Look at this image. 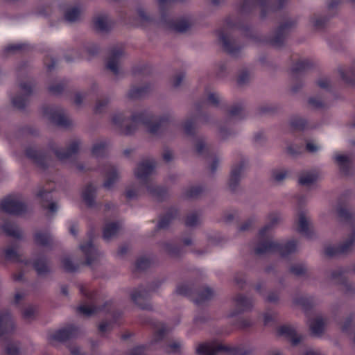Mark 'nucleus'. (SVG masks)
Instances as JSON below:
<instances>
[{"label":"nucleus","mask_w":355,"mask_h":355,"mask_svg":"<svg viewBox=\"0 0 355 355\" xmlns=\"http://www.w3.org/2000/svg\"><path fill=\"white\" fill-rule=\"evenodd\" d=\"M112 122L121 129L126 135L133 134L138 124L144 125L148 129V132L153 135L163 132L173 125L169 114H164L157 119L155 116L149 111L134 113L130 118L123 112L115 114L112 118Z\"/></svg>","instance_id":"f257e3e1"},{"label":"nucleus","mask_w":355,"mask_h":355,"mask_svg":"<svg viewBox=\"0 0 355 355\" xmlns=\"http://www.w3.org/2000/svg\"><path fill=\"white\" fill-rule=\"evenodd\" d=\"M270 223L262 227L258 233L260 240L258 245L254 248L256 254H263L268 252L278 253L282 257H285L294 252L297 248V241L295 240L288 241L285 243L271 241L268 239V232L276 225L279 220L277 214H271L269 215Z\"/></svg>","instance_id":"f03ea898"},{"label":"nucleus","mask_w":355,"mask_h":355,"mask_svg":"<svg viewBox=\"0 0 355 355\" xmlns=\"http://www.w3.org/2000/svg\"><path fill=\"white\" fill-rule=\"evenodd\" d=\"M80 294L87 299L91 305L81 304L77 307V312L85 316H91L98 312H105L110 314L112 317L114 323H118L121 316V313L118 311L114 310L113 302L110 300L107 301L102 306H97L96 298L98 296V291L96 290L89 291L85 286H80Z\"/></svg>","instance_id":"7ed1b4c3"},{"label":"nucleus","mask_w":355,"mask_h":355,"mask_svg":"<svg viewBox=\"0 0 355 355\" xmlns=\"http://www.w3.org/2000/svg\"><path fill=\"white\" fill-rule=\"evenodd\" d=\"M287 0H276L273 3L270 0H243L239 4L241 14L251 13L257 7L261 9V18L264 19L270 12H275L284 8Z\"/></svg>","instance_id":"20e7f679"},{"label":"nucleus","mask_w":355,"mask_h":355,"mask_svg":"<svg viewBox=\"0 0 355 355\" xmlns=\"http://www.w3.org/2000/svg\"><path fill=\"white\" fill-rule=\"evenodd\" d=\"M225 352L229 355H250L252 351L245 349L242 346L230 347L214 343H204L198 345L196 353L198 355H218L219 353Z\"/></svg>","instance_id":"39448f33"},{"label":"nucleus","mask_w":355,"mask_h":355,"mask_svg":"<svg viewBox=\"0 0 355 355\" xmlns=\"http://www.w3.org/2000/svg\"><path fill=\"white\" fill-rule=\"evenodd\" d=\"M176 293L189 297L196 304L200 305L214 296V291L209 287L202 288L196 291L193 285L182 284L177 286Z\"/></svg>","instance_id":"423d86ee"},{"label":"nucleus","mask_w":355,"mask_h":355,"mask_svg":"<svg viewBox=\"0 0 355 355\" xmlns=\"http://www.w3.org/2000/svg\"><path fill=\"white\" fill-rule=\"evenodd\" d=\"M158 286L156 283L149 284L146 288H144L143 286H139L131 293L132 301L141 309H152V305L149 302L150 293L155 291L158 288Z\"/></svg>","instance_id":"0eeeda50"},{"label":"nucleus","mask_w":355,"mask_h":355,"mask_svg":"<svg viewBox=\"0 0 355 355\" xmlns=\"http://www.w3.org/2000/svg\"><path fill=\"white\" fill-rule=\"evenodd\" d=\"M43 114L51 123L57 126L67 128L71 125L70 120L66 116L63 109L54 105H45L42 107Z\"/></svg>","instance_id":"6e6552de"},{"label":"nucleus","mask_w":355,"mask_h":355,"mask_svg":"<svg viewBox=\"0 0 355 355\" xmlns=\"http://www.w3.org/2000/svg\"><path fill=\"white\" fill-rule=\"evenodd\" d=\"M0 210L9 214L19 216L27 211V206L13 196H8L0 202Z\"/></svg>","instance_id":"1a4fd4ad"},{"label":"nucleus","mask_w":355,"mask_h":355,"mask_svg":"<svg viewBox=\"0 0 355 355\" xmlns=\"http://www.w3.org/2000/svg\"><path fill=\"white\" fill-rule=\"evenodd\" d=\"M295 24V21L290 19L280 24L275 31V35L268 39V44L277 48L283 46L289 31Z\"/></svg>","instance_id":"9d476101"},{"label":"nucleus","mask_w":355,"mask_h":355,"mask_svg":"<svg viewBox=\"0 0 355 355\" xmlns=\"http://www.w3.org/2000/svg\"><path fill=\"white\" fill-rule=\"evenodd\" d=\"M25 154L40 168L46 169L48 168L51 159L46 151L29 147L26 149Z\"/></svg>","instance_id":"9b49d317"},{"label":"nucleus","mask_w":355,"mask_h":355,"mask_svg":"<svg viewBox=\"0 0 355 355\" xmlns=\"http://www.w3.org/2000/svg\"><path fill=\"white\" fill-rule=\"evenodd\" d=\"M355 243V230H354L349 238L338 245H328L324 249L326 256L331 257L338 254H342L349 252Z\"/></svg>","instance_id":"f8f14e48"},{"label":"nucleus","mask_w":355,"mask_h":355,"mask_svg":"<svg viewBox=\"0 0 355 355\" xmlns=\"http://www.w3.org/2000/svg\"><path fill=\"white\" fill-rule=\"evenodd\" d=\"M19 87L23 90L24 94H19L12 98L11 102L15 108L23 110L25 108L28 98L33 93V83L31 81L23 82L19 84Z\"/></svg>","instance_id":"ddd939ff"},{"label":"nucleus","mask_w":355,"mask_h":355,"mask_svg":"<svg viewBox=\"0 0 355 355\" xmlns=\"http://www.w3.org/2000/svg\"><path fill=\"white\" fill-rule=\"evenodd\" d=\"M219 42L221 43L223 50L231 55H236L239 53L242 46L238 44L234 40H232L223 29L216 31Z\"/></svg>","instance_id":"4468645a"},{"label":"nucleus","mask_w":355,"mask_h":355,"mask_svg":"<svg viewBox=\"0 0 355 355\" xmlns=\"http://www.w3.org/2000/svg\"><path fill=\"white\" fill-rule=\"evenodd\" d=\"M78 333L79 329L76 326L73 324H69L64 328L58 329L53 334H50L49 336V340H55L59 342L67 341L71 338H76L78 335Z\"/></svg>","instance_id":"2eb2a0df"},{"label":"nucleus","mask_w":355,"mask_h":355,"mask_svg":"<svg viewBox=\"0 0 355 355\" xmlns=\"http://www.w3.org/2000/svg\"><path fill=\"white\" fill-rule=\"evenodd\" d=\"M224 25L228 29H238L243 33L245 37L257 40V38L251 27L241 21L240 19H234L229 16L225 19Z\"/></svg>","instance_id":"dca6fc26"},{"label":"nucleus","mask_w":355,"mask_h":355,"mask_svg":"<svg viewBox=\"0 0 355 355\" xmlns=\"http://www.w3.org/2000/svg\"><path fill=\"white\" fill-rule=\"evenodd\" d=\"M246 165L247 160L242 157H241L239 162L232 166L228 183L229 187L232 191H234L237 188L240 182L241 175Z\"/></svg>","instance_id":"f3484780"},{"label":"nucleus","mask_w":355,"mask_h":355,"mask_svg":"<svg viewBox=\"0 0 355 355\" xmlns=\"http://www.w3.org/2000/svg\"><path fill=\"white\" fill-rule=\"evenodd\" d=\"M15 322L9 311L0 313V338L10 336L15 330Z\"/></svg>","instance_id":"a211bd4d"},{"label":"nucleus","mask_w":355,"mask_h":355,"mask_svg":"<svg viewBox=\"0 0 355 355\" xmlns=\"http://www.w3.org/2000/svg\"><path fill=\"white\" fill-rule=\"evenodd\" d=\"M155 167L154 160H145L140 162L135 171L137 178L143 181H147L149 175L153 173Z\"/></svg>","instance_id":"6ab92c4d"},{"label":"nucleus","mask_w":355,"mask_h":355,"mask_svg":"<svg viewBox=\"0 0 355 355\" xmlns=\"http://www.w3.org/2000/svg\"><path fill=\"white\" fill-rule=\"evenodd\" d=\"M234 301L236 303V310L230 313V317H234L244 311H250L253 306L252 300L243 294L236 295L234 298Z\"/></svg>","instance_id":"aec40b11"},{"label":"nucleus","mask_w":355,"mask_h":355,"mask_svg":"<svg viewBox=\"0 0 355 355\" xmlns=\"http://www.w3.org/2000/svg\"><path fill=\"white\" fill-rule=\"evenodd\" d=\"M88 234L89 237L92 239V233L89 232ZM80 248L85 256V264L91 266L97 257V250L94 247L92 240L90 239L85 243L80 245Z\"/></svg>","instance_id":"412c9836"},{"label":"nucleus","mask_w":355,"mask_h":355,"mask_svg":"<svg viewBox=\"0 0 355 355\" xmlns=\"http://www.w3.org/2000/svg\"><path fill=\"white\" fill-rule=\"evenodd\" d=\"M53 189L47 191L42 189L39 191L37 196L42 200V207L44 209H47L51 213H55L58 210V207L55 202H51L53 200L52 191Z\"/></svg>","instance_id":"4be33fe9"},{"label":"nucleus","mask_w":355,"mask_h":355,"mask_svg":"<svg viewBox=\"0 0 355 355\" xmlns=\"http://www.w3.org/2000/svg\"><path fill=\"white\" fill-rule=\"evenodd\" d=\"M79 146L80 143L78 141H75L67 148H53L52 150L59 160L64 161L76 154L78 152Z\"/></svg>","instance_id":"5701e85b"},{"label":"nucleus","mask_w":355,"mask_h":355,"mask_svg":"<svg viewBox=\"0 0 355 355\" xmlns=\"http://www.w3.org/2000/svg\"><path fill=\"white\" fill-rule=\"evenodd\" d=\"M123 50L119 48H114L111 50L110 56L106 64L107 69L112 71L115 75L119 73V60L123 55Z\"/></svg>","instance_id":"b1692460"},{"label":"nucleus","mask_w":355,"mask_h":355,"mask_svg":"<svg viewBox=\"0 0 355 355\" xmlns=\"http://www.w3.org/2000/svg\"><path fill=\"white\" fill-rule=\"evenodd\" d=\"M278 336H284L288 339L293 345H298L301 341V338L297 336L295 330L290 326L282 325L277 329Z\"/></svg>","instance_id":"393cba45"},{"label":"nucleus","mask_w":355,"mask_h":355,"mask_svg":"<svg viewBox=\"0 0 355 355\" xmlns=\"http://www.w3.org/2000/svg\"><path fill=\"white\" fill-rule=\"evenodd\" d=\"M179 216V211L174 207L170 208L167 212L162 216L156 226L157 230L165 229L169 226L171 223Z\"/></svg>","instance_id":"a878e982"},{"label":"nucleus","mask_w":355,"mask_h":355,"mask_svg":"<svg viewBox=\"0 0 355 355\" xmlns=\"http://www.w3.org/2000/svg\"><path fill=\"white\" fill-rule=\"evenodd\" d=\"M93 24L94 28L100 32H108L113 26L112 21L108 20L107 16L105 15H101L94 17Z\"/></svg>","instance_id":"bb28decb"},{"label":"nucleus","mask_w":355,"mask_h":355,"mask_svg":"<svg viewBox=\"0 0 355 355\" xmlns=\"http://www.w3.org/2000/svg\"><path fill=\"white\" fill-rule=\"evenodd\" d=\"M96 193V189L92 183H89L85 187L82 192V198L88 207H92L94 206Z\"/></svg>","instance_id":"cd10ccee"},{"label":"nucleus","mask_w":355,"mask_h":355,"mask_svg":"<svg viewBox=\"0 0 355 355\" xmlns=\"http://www.w3.org/2000/svg\"><path fill=\"white\" fill-rule=\"evenodd\" d=\"M34 241L37 245L50 247L53 243V238L49 232H37L34 235Z\"/></svg>","instance_id":"c85d7f7f"},{"label":"nucleus","mask_w":355,"mask_h":355,"mask_svg":"<svg viewBox=\"0 0 355 355\" xmlns=\"http://www.w3.org/2000/svg\"><path fill=\"white\" fill-rule=\"evenodd\" d=\"M297 230L300 234L309 239L312 237L313 233L309 228V223L304 212L299 214Z\"/></svg>","instance_id":"c756f323"},{"label":"nucleus","mask_w":355,"mask_h":355,"mask_svg":"<svg viewBox=\"0 0 355 355\" xmlns=\"http://www.w3.org/2000/svg\"><path fill=\"white\" fill-rule=\"evenodd\" d=\"M313 67V62L309 59L299 60L296 62L292 69V74L297 77L298 74L305 73Z\"/></svg>","instance_id":"7c9ffc66"},{"label":"nucleus","mask_w":355,"mask_h":355,"mask_svg":"<svg viewBox=\"0 0 355 355\" xmlns=\"http://www.w3.org/2000/svg\"><path fill=\"white\" fill-rule=\"evenodd\" d=\"M341 79L347 85L355 86V62L346 70L340 68L338 69Z\"/></svg>","instance_id":"2f4dec72"},{"label":"nucleus","mask_w":355,"mask_h":355,"mask_svg":"<svg viewBox=\"0 0 355 355\" xmlns=\"http://www.w3.org/2000/svg\"><path fill=\"white\" fill-rule=\"evenodd\" d=\"M1 229L8 236H12L16 239L21 238V235L19 230L17 228V225L11 221H4V223L1 225Z\"/></svg>","instance_id":"473e14b6"},{"label":"nucleus","mask_w":355,"mask_h":355,"mask_svg":"<svg viewBox=\"0 0 355 355\" xmlns=\"http://www.w3.org/2000/svg\"><path fill=\"white\" fill-rule=\"evenodd\" d=\"M147 190L153 197L160 202L164 201L168 196V191L164 187L149 185L147 187Z\"/></svg>","instance_id":"72a5a7b5"},{"label":"nucleus","mask_w":355,"mask_h":355,"mask_svg":"<svg viewBox=\"0 0 355 355\" xmlns=\"http://www.w3.org/2000/svg\"><path fill=\"white\" fill-rule=\"evenodd\" d=\"M309 329L313 336H320L324 330V322L322 318H317L309 321Z\"/></svg>","instance_id":"f704fd0d"},{"label":"nucleus","mask_w":355,"mask_h":355,"mask_svg":"<svg viewBox=\"0 0 355 355\" xmlns=\"http://www.w3.org/2000/svg\"><path fill=\"white\" fill-rule=\"evenodd\" d=\"M150 89V85H146L142 87H133L130 89L128 96L132 99L141 98L146 96Z\"/></svg>","instance_id":"c9c22d12"},{"label":"nucleus","mask_w":355,"mask_h":355,"mask_svg":"<svg viewBox=\"0 0 355 355\" xmlns=\"http://www.w3.org/2000/svg\"><path fill=\"white\" fill-rule=\"evenodd\" d=\"M335 161L339 166L340 172L347 175L350 171V159L344 155H336L334 157Z\"/></svg>","instance_id":"e433bc0d"},{"label":"nucleus","mask_w":355,"mask_h":355,"mask_svg":"<svg viewBox=\"0 0 355 355\" xmlns=\"http://www.w3.org/2000/svg\"><path fill=\"white\" fill-rule=\"evenodd\" d=\"M4 253H5V258L7 260L13 261L17 263H24L26 266H28L31 263L30 259H21V256L18 254L17 250L12 248H8L6 249L4 251Z\"/></svg>","instance_id":"4c0bfd02"},{"label":"nucleus","mask_w":355,"mask_h":355,"mask_svg":"<svg viewBox=\"0 0 355 355\" xmlns=\"http://www.w3.org/2000/svg\"><path fill=\"white\" fill-rule=\"evenodd\" d=\"M120 227L117 222L107 223L103 230V239L106 241L110 240L111 238L116 235Z\"/></svg>","instance_id":"58836bf2"},{"label":"nucleus","mask_w":355,"mask_h":355,"mask_svg":"<svg viewBox=\"0 0 355 355\" xmlns=\"http://www.w3.org/2000/svg\"><path fill=\"white\" fill-rule=\"evenodd\" d=\"M33 266L38 275H46L50 272V268L45 257L36 259L33 262Z\"/></svg>","instance_id":"ea45409f"},{"label":"nucleus","mask_w":355,"mask_h":355,"mask_svg":"<svg viewBox=\"0 0 355 355\" xmlns=\"http://www.w3.org/2000/svg\"><path fill=\"white\" fill-rule=\"evenodd\" d=\"M107 179L103 183V187L110 189L118 179L117 169L114 166H110L106 171Z\"/></svg>","instance_id":"a19ab883"},{"label":"nucleus","mask_w":355,"mask_h":355,"mask_svg":"<svg viewBox=\"0 0 355 355\" xmlns=\"http://www.w3.org/2000/svg\"><path fill=\"white\" fill-rule=\"evenodd\" d=\"M294 303L300 306L306 313L313 307V298L311 297L300 296L294 300Z\"/></svg>","instance_id":"79ce46f5"},{"label":"nucleus","mask_w":355,"mask_h":355,"mask_svg":"<svg viewBox=\"0 0 355 355\" xmlns=\"http://www.w3.org/2000/svg\"><path fill=\"white\" fill-rule=\"evenodd\" d=\"M31 46L26 43L9 44L3 49V53L8 55L15 52H25L29 51Z\"/></svg>","instance_id":"37998d69"},{"label":"nucleus","mask_w":355,"mask_h":355,"mask_svg":"<svg viewBox=\"0 0 355 355\" xmlns=\"http://www.w3.org/2000/svg\"><path fill=\"white\" fill-rule=\"evenodd\" d=\"M290 125L295 130H303L306 128H313V126L309 124L306 120L297 116L291 119Z\"/></svg>","instance_id":"c03bdc74"},{"label":"nucleus","mask_w":355,"mask_h":355,"mask_svg":"<svg viewBox=\"0 0 355 355\" xmlns=\"http://www.w3.org/2000/svg\"><path fill=\"white\" fill-rule=\"evenodd\" d=\"M164 250L171 257H178L182 254L183 249L181 246L171 243L164 244Z\"/></svg>","instance_id":"a18cd8bd"},{"label":"nucleus","mask_w":355,"mask_h":355,"mask_svg":"<svg viewBox=\"0 0 355 355\" xmlns=\"http://www.w3.org/2000/svg\"><path fill=\"white\" fill-rule=\"evenodd\" d=\"M168 329L164 324H160L159 329L155 331L151 345L157 344L162 341L166 335Z\"/></svg>","instance_id":"49530a36"},{"label":"nucleus","mask_w":355,"mask_h":355,"mask_svg":"<svg viewBox=\"0 0 355 355\" xmlns=\"http://www.w3.org/2000/svg\"><path fill=\"white\" fill-rule=\"evenodd\" d=\"M318 179V174L315 173H306L299 178V184L301 185H310L314 183Z\"/></svg>","instance_id":"de8ad7c7"},{"label":"nucleus","mask_w":355,"mask_h":355,"mask_svg":"<svg viewBox=\"0 0 355 355\" xmlns=\"http://www.w3.org/2000/svg\"><path fill=\"white\" fill-rule=\"evenodd\" d=\"M80 15V12L78 8H69L64 13V19L69 22H73L78 19Z\"/></svg>","instance_id":"09e8293b"},{"label":"nucleus","mask_w":355,"mask_h":355,"mask_svg":"<svg viewBox=\"0 0 355 355\" xmlns=\"http://www.w3.org/2000/svg\"><path fill=\"white\" fill-rule=\"evenodd\" d=\"M106 143L100 142L94 144L92 149V154L96 157H103L105 154Z\"/></svg>","instance_id":"8fccbe9b"},{"label":"nucleus","mask_w":355,"mask_h":355,"mask_svg":"<svg viewBox=\"0 0 355 355\" xmlns=\"http://www.w3.org/2000/svg\"><path fill=\"white\" fill-rule=\"evenodd\" d=\"M338 216L346 222L352 223L354 221V214L344 207H339L337 210Z\"/></svg>","instance_id":"3c124183"},{"label":"nucleus","mask_w":355,"mask_h":355,"mask_svg":"<svg viewBox=\"0 0 355 355\" xmlns=\"http://www.w3.org/2000/svg\"><path fill=\"white\" fill-rule=\"evenodd\" d=\"M203 192V188L201 186H193L187 189L185 192V196L189 198H198Z\"/></svg>","instance_id":"603ef678"},{"label":"nucleus","mask_w":355,"mask_h":355,"mask_svg":"<svg viewBox=\"0 0 355 355\" xmlns=\"http://www.w3.org/2000/svg\"><path fill=\"white\" fill-rule=\"evenodd\" d=\"M151 264L150 260L146 257L139 258L135 263V269L137 270H145L150 268Z\"/></svg>","instance_id":"864d4df0"},{"label":"nucleus","mask_w":355,"mask_h":355,"mask_svg":"<svg viewBox=\"0 0 355 355\" xmlns=\"http://www.w3.org/2000/svg\"><path fill=\"white\" fill-rule=\"evenodd\" d=\"M184 133L189 136L195 135V120L194 119H187L183 124Z\"/></svg>","instance_id":"5fc2aeb1"},{"label":"nucleus","mask_w":355,"mask_h":355,"mask_svg":"<svg viewBox=\"0 0 355 355\" xmlns=\"http://www.w3.org/2000/svg\"><path fill=\"white\" fill-rule=\"evenodd\" d=\"M150 67L148 64H141L135 66L132 69V73L134 76L142 75L146 76L150 73Z\"/></svg>","instance_id":"6e6d98bb"},{"label":"nucleus","mask_w":355,"mask_h":355,"mask_svg":"<svg viewBox=\"0 0 355 355\" xmlns=\"http://www.w3.org/2000/svg\"><path fill=\"white\" fill-rule=\"evenodd\" d=\"M62 268L66 272H73L78 270V266L75 265L72 261L68 258L65 257L62 259Z\"/></svg>","instance_id":"4d7b16f0"},{"label":"nucleus","mask_w":355,"mask_h":355,"mask_svg":"<svg viewBox=\"0 0 355 355\" xmlns=\"http://www.w3.org/2000/svg\"><path fill=\"white\" fill-rule=\"evenodd\" d=\"M231 116L243 117V109L241 104L234 105L228 111Z\"/></svg>","instance_id":"13d9d810"},{"label":"nucleus","mask_w":355,"mask_h":355,"mask_svg":"<svg viewBox=\"0 0 355 355\" xmlns=\"http://www.w3.org/2000/svg\"><path fill=\"white\" fill-rule=\"evenodd\" d=\"M354 319V314H350L342 325L341 329L343 332L349 334L352 328L353 327L352 322Z\"/></svg>","instance_id":"bf43d9fd"},{"label":"nucleus","mask_w":355,"mask_h":355,"mask_svg":"<svg viewBox=\"0 0 355 355\" xmlns=\"http://www.w3.org/2000/svg\"><path fill=\"white\" fill-rule=\"evenodd\" d=\"M311 21L315 28L322 29L325 26L327 22V18L324 17H320L317 18L315 17H313L311 18Z\"/></svg>","instance_id":"052dcab7"},{"label":"nucleus","mask_w":355,"mask_h":355,"mask_svg":"<svg viewBox=\"0 0 355 355\" xmlns=\"http://www.w3.org/2000/svg\"><path fill=\"white\" fill-rule=\"evenodd\" d=\"M65 87V83H59L49 87V92L54 95H58L63 92Z\"/></svg>","instance_id":"680f3d73"},{"label":"nucleus","mask_w":355,"mask_h":355,"mask_svg":"<svg viewBox=\"0 0 355 355\" xmlns=\"http://www.w3.org/2000/svg\"><path fill=\"white\" fill-rule=\"evenodd\" d=\"M304 149V146L303 144L300 145H291L287 147L286 152L288 154L294 156L298 154H300Z\"/></svg>","instance_id":"e2e57ef3"},{"label":"nucleus","mask_w":355,"mask_h":355,"mask_svg":"<svg viewBox=\"0 0 355 355\" xmlns=\"http://www.w3.org/2000/svg\"><path fill=\"white\" fill-rule=\"evenodd\" d=\"M137 15L142 23H154L155 19L153 17L148 15L142 8L137 10Z\"/></svg>","instance_id":"0e129e2a"},{"label":"nucleus","mask_w":355,"mask_h":355,"mask_svg":"<svg viewBox=\"0 0 355 355\" xmlns=\"http://www.w3.org/2000/svg\"><path fill=\"white\" fill-rule=\"evenodd\" d=\"M198 223V216L196 213L189 214L185 220V225L187 227H194Z\"/></svg>","instance_id":"69168bd1"},{"label":"nucleus","mask_w":355,"mask_h":355,"mask_svg":"<svg viewBox=\"0 0 355 355\" xmlns=\"http://www.w3.org/2000/svg\"><path fill=\"white\" fill-rule=\"evenodd\" d=\"M306 269L303 264H295L290 268V272L295 275H303L306 273Z\"/></svg>","instance_id":"338daca9"},{"label":"nucleus","mask_w":355,"mask_h":355,"mask_svg":"<svg viewBox=\"0 0 355 355\" xmlns=\"http://www.w3.org/2000/svg\"><path fill=\"white\" fill-rule=\"evenodd\" d=\"M6 355H19L18 347L14 343H9L6 347Z\"/></svg>","instance_id":"774afa93"}]
</instances>
